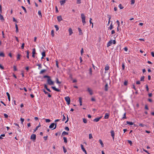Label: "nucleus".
<instances>
[{
    "mask_svg": "<svg viewBox=\"0 0 154 154\" xmlns=\"http://www.w3.org/2000/svg\"><path fill=\"white\" fill-rule=\"evenodd\" d=\"M57 123H55V124L54 123H52L49 126V128H53V129H55L57 127Z\"/></svg>",
    "mask_w": 154,
    "mask_h": 154,
    "instance_id": "1",
    "label": "nucleus"
},
{
    "mask_svg": "<svg viewBox=\"0 0 154 154\" xmlns=\"http://www.w3.org/2000/svg\"><path fill=\"white\" fill-rule=\"evenodd\" d=\"M81 18L82 19V21L83 23V25H84L86 23L85 21V17L83 14H81Z\"/></svg>",
    "mask_w": 154,
    "mask_h": 154,
    "instance_id": "2",
    "label": "nucleus"
},
{
    "mask_svg": "<svg viewBox=\"0 0 154 154\" xmlns=\"http://www.w3.org/2000/svg\"><path fill=\"white\" fill-rule=\"evenodd\" d=\"M48 83L49 85H54V82L52 81L50 78L47 79Z\"/></svg>",
    "mask_w": 154,
    "mask_h": 154,
    "instance_id": "3",
    "label": "nucleus"
},
{
    "mask_svg": "<svg viewBox=\"0 0 154 154\" xmlns=\"http://www.w3.org/2000/svg\"><path fill=\"white\" fill-rule=\"evenodd\" d=\"M65 99L68 105H69L70 102V99L69 97H65Z\"/></svg>",
    "mask_w": 154,
    "mask_h": 154,
    "instance_id": "4",
    "label": "nucleus"
},
{
    "mask_svg": "<svg viewBox=\"0 0 154 154\" xmlns=\"http://www.w3.org/2000/svg\"><path fill=\"white\" fill-rule=\"evenodd\" d=\"M36 135L35 134H33L31 136L30 139L33 140H35L36 139Z\"/></svg>",
    "mask_w": 154,
    "mask_h": 154,
    "instance_id": "5",
    "label": "nucleus"
},
{
    "mask_svg": "<svg viewBox=\"0 0 154 154\" xmlns=\"http://www.w3.org/2000/svg\"><path fill=\"white\" fill-rule=\"evenodd\" d=\"M51 87L53 90H54V91H57V92L60 91V90L59 89H57L55 86H52Z\"/></svg>",
    "mask_w": 154,
    "mask_h": 154,
    "instance_id": "6",
    "label": "nucleus"
},
{
    "mask_svg": "<svg viewBox=\"0 0 154 154\" xmlns=\"http://www.w3.org/2000/svg\"><path fill=\"white\" fill-rule=\"evenodd\" d=\"M57 18V20L59 22H60L63 20V19L61 16H58Z\"/></svg>",
    "mask_w": 154,
    "mask_h": 154,
    "instance_id": "7",
    "label": "nucleus"
},
{
    "mask_svg": "<svg viewBox=\"0 0 154 154\" xmlns=\"http://www.w3.org/2000/svg\"><path fill=\"white\" fill-rule=\"evenodd\" d=\"M81 149L83 150V152H84L85 153V154H87V152H86V150H85V149L84 148L83 145L82 144L81 145Z\"/></svg>",
    "mask_w": 154,
    "mask_h": 154,
    "instance_id": "8",
    "label": "nucleus"
},
{
    "mask_svg": "<svg viewBox=\"0 0 154 154\" xmlns=\"http://www.w3.org/2000/svg\"><path fill=\"white\" fill-rule=\"evenodd\" d=\"M111 135L112 136L113 139L114 140V139L115 132L114 131L112 130L111 131Z\"/></svg>",
    "mask_w": 154,
    "mask_h": 154,
    "instance_id": "9",
    "label": "nucleus"
},
{
    "mask_svg": "<svg viewBox=\"0 0 154 154\" xmlns=\"http://www.w3.org/2000/svg\"><path fill=\"white\" fill-rule=\"evenodd\" d=\"M112 40H110L107 44V47H109L111 46L112 43Z\"/></svg>",
    "mask_w": 154,
    "mask_h": 154,
    "instance_id": "10",
    "label": "nucleus"
},
{
    "mask_svg": "<svg viewBox=\"0 0 154 154\" xmlns=\"http://www.w3.org/2000/svg\"><path fill=\"white\" fill-rule=\"evenodd\" d=\"M87 91L91 95H92L93 94L92 90L90 88H88Z\"/></svg>",
    "mask_w": 154,
    "mask_h": 154,
    "instance_id": "11",
    "label": "nucleus"
},
{
    "mask_svg": "<svg viewBox=\"0 0 154 154\" xmlns=\"http://www.w3.org/2000/svg\"><path fill=\"white\" fill-rule=\"evenodd\" d=\"M69 35H71L72 34L73 32L72 31V29L71 28H69Z\"/></svg>",
    "mask_w": 154,
    "mask_h": 154,
    "instance_id": "12",
    "label": "nucleus"
},
{
    "mask_svg": "<svg viewBox=\"0 0 154 154\" xmlns=\"http://www.w3.org/2000/svg\"><path fill=\"white\" fill-rule=\"evenodd\" d=\"M101 118V117L99 118H96L93 121L94 122H97L99 121L100 119Z\"/></svg>",
    "mask_w": 154,
    "mask_h": 154,
    "instance_id": "13",
    "label": "nucleus"
},
{
    "mask_svg": "<svg viewBox=\"0 0 154 154\" xmlns=\"http://www.w3.org/2000/svg\"><path fill=\"white\" fill-rule=\"evenodd\" d=\"M109 115L108 113H106L105 114V116H104L105 119H108L109 118Z\"/></svg>",
    "mask_w": 154,
    "mask_h": 154,
    "instance_id": "14",
    "label": "nucleus"
},
{
    "mask_svg": "<svg viewBox=\"0 0 154 154\" xmlns=\"http://www.w3.org/2000/svg\"><path fill=\"white\" fill-rule=\"evenodd\" d=\"M108 90V84L106 83L105 86V91H107Z\"/></svg>",
    "mask_w": 154,
    "mask_h": 154,
    "instance_id": "15",
    "label": "nucleus"
},
{
    "mask_svg": "<svg viewBox=\"0 0 154 154\" xmlns=\"http://www.w3.org/2000/svg\"><path fill=\"white\" fill-rule=\"evenodd\" d=\"M46 69H42V70L40 73H39V74H42L43 73L45 72H46Z\"/></svg>",
    "mask_w": 154,
    "mask_h": 154,
    "instance_id": "16",
    "label": "nucleus"
},
{
    "mask_svg": "<svg viewBox=\"0 0 154 154\" xmlns=\"http://www.w3.org/2000/svg\"><path fill=\"white\" fill-rule=\"evenodd\" d=\"M79 101L80 103V105L82 106V100L81 97L79 98Z\"/></svg>",
    "mask_w": 154,
    "mask_h": 154,
    "instance_id": "17",
    "label": "nucleus"
},
{
    "mask_svg": "<svg viewBox=\"0 0 154 154\" xmlns=\"http://www.w3.org/2000/svg\"><path fill=\"white\" fill-rule=\"evenodd\" d=\"M41 126V125H40V123L38 125V126H37L35 128V129L34 130V131H33V133H35V132L36 131V130H37L38 128L39 127H40Z\"/></svg>",
    "mask_w": 154,
    "mask_h": 154,
    "instance_id": "18",
    "label": "nucleus"
},
{
    "mask_svg": "<svg viewBox=\"0 0 154 154\" xmlns=\"http://www.w3.org/2000/svg\"><path fill=\"white\" fill-rule=\"evenodd\" d=\"M78 29L79 31V35H82V31L81 29L80 28H78Z\"/></svg>",
    "mask_w": 154,
    "mask_h": 154,
    "instance_id": "19",
    "label": "nucleus"
},
{
    "mask_svg": "<svg viewBox=\"0 0 154 154\" xmlns=\"http://www.w3.org/2000/svg\"><path fill=\"white\" fill-rule=\"evenodd\" d=\"M56 82L57 84H60L61 83V82H60L59 80L57 78H56Z\"/></svg>",
    "mask_w": 154,
    "mask_h": 154,
    "instance_id": "20",
    "label": "nucleus"
},
{
    "mask_svg": "<svg viewBox=\"0 0 154 154\" xmlns=\"http://www.w3.org/2000/svg\"><path fill=\"white\" fill-rule=\"evenodd\" d=\"M99 142H100V144L103 147L104 144L103 143L101 139H100V140H99Z\"/></svg>",
    "mask_w": 154,
    "mask_h": 154,
    "instance_id": "21",
    "label": "nucleus"
},
{
    "mask_svg": "<svg viewBox=\"0 0 154 154\" xmlns=\"http://www.w3.org/2000/svg\"><path fill=\"white\" fill-rule=\"evenodd\" d=\"M15 28H16V33H17L18 32V28L17 26V24H15Z\"/></svg>",
    "mask_w": 154,
    "mask_h": 154,
    "instance_id": "22",
    "label": "nucleus"
},
{
    "mask_svg": "<svg viewBox=\"0 0 154 154\" xmlns=\"http://www.w3.org/2000/svg\"><path fill=\"white\" fill-rule=\"evenodd\" d=\"M6 94H7V95L8 96V100L9 101H10V94H9V93L8 92H7L6 93Z\"/></svg>",
    "mask_w": 154,
    "mask_h": 154,
    "instance_id": "23",
    "label": "nucleus"
},
{
    "mask_svg": "<svg viewBox=\"0 0 154 154\" xmlns=\"http://www.w3.org/2000/svg\"><path fill=\"white\" fill-rule=\"evenodd\" d=\"M68 132H66L65 131H64L63 132L62 134V135H68Z\"/></svg>",
    "mask_w": 154,
    "mask_h": 154,
    "instance_id": "24",
    "label": "nucleus"
},
{
    "mask_svg": "<svg viewBox=\"0 0 154 154\" xmlns=\"http://www.w3.org/2000/svg\"><path fill=\"white\" fill-rule=\"evenodd\" d=\"M66 1L65 0H62L60 1V4L62 5L65 3Z\"/></svg>",
    "mask_w": 154,
    "mask_h": 154,
    "instance_id": "25",
    "label": "nucleus"
},
{
    "mask_svg": "<svg viewBox=\"0 0 154 154\" xmlns=\"http://www.w3.org/2000/svg\"><path fill=\"white\" fill-rule=\"evenodd\" d=\"M21 56V55L20 54H18L17 55V59L18 60L20 59V57Z\"/></svg>",
    "mask_w": 154,
    "mask_h": 154,
    "instance_id": "26",
    "label": "nucleus"
},
{
    "mask_svg": "<svg viewBox=\"0 0 154 154\" xmlns=\"http://www.w3.org/2000/svg\"><path fill=\"white\" fill-rule=\"evenodd\" d=\"M126 123L127 124H128L130 125H132L133 124V123L132 122L127 121Z\"/></svg>",
    "mask_w": 154,
    "mask_h": 154,
    "instance_id": "27",
    "label": "nucleus"
},
{
    "mask_svg": "<svg viewBox=\"0 0 154 154\" xmlns=\"http://www.w3.org/2000/svg\"><path fill=\"white\" fill-rule=\"evenodd\" d=\"M63 139L64 140V142L65 143H67V138L65 137H63Z\"/></svg>",
    "mask_w": 154,
    "mask_h": 154,
    "instance_id": "28",
    "label": "nucleus"
},
{
    "mask_svg": "<svg viewBox=\"0 0 154 154\" xmlns=\"http://www.w3.org/2000/svg\"><path fill=\"white\" fill-rule=\"evenodd\" d=\"M113 26L112 25V23L110 25V27L109 28V29H110V30H111L113 28Z\"/></svg>",
    "mask_w": 154,
    "mask_h": 154,
    "instance_id": "29",
    "label": "nucleus"
},
{
    "mask_svg": "<svg viewBox=\"0 0 154 154\" xmlns=\"http://www.w3.org/2000/svg\"><path fill=\"white\" fill-rule=\"evenodd\" d=\"M37 66H38V69H40L42 67V65L41 64H38L36 65Z\"/></svg>",
    "mask_w": 154,
    "mask_h": 154,
    "instance_id": "30",
    "label": "nucleus"
},
{
    "mask_svg": "<svg viewBox=\"0 0 154 154\" xmlns=\"http://www.w3.org/2000/svg\"><path fill=\"white\" fill-rule=\"evenodd\" d=\"M27 55H26V57H27V58L29 59V51H27Z\"/></svg>",
    "mask_w": 154,
    "mask_h": 154,
    "instance_id": "31",
    "label": "nucleus"
},
{
    "mask_svg": "<svg viewBox=\"0 0 154 154\" xmlns=\"http://www.w3.org/2000/svg\"><path fill=\"white\" fill-rule=\"evenodd\" d=\"M144 76H142L141 78H140V81H144Z\"/></svg>",
    "mask_w": 154,
    "mask_h": 154,
    "instance_id": "32",
    "label": "nucleus"
},
{
    "mask_svg": "<svg viewBox=\"0 0 154 154\" xmlns=\"http://www.w3.org/2000/svg\"><path fill=\"white\" fill-rule=\"evenodd\" d=\"M119 8L120 9H122L124 7L122 6L121 4H120L119 5Z\"/></svg>",
    "mask_w": 154,
    "mask_h": 154,
    "instance_id": "33",
    "label": "nucleus"
},
{
    "mask_svg": "<svg viewBox=\"0 0 154 154\" xmlns=\"http://www.w3.org/2000/svg\"><path fill=\"white\" fill-rule=\"evenodd\" d=\"M21 8L24 10L25 12V13H27V11H26V8L24 7H23V6H21Z\"/></svg>",
    "mask_w": 154,
    "mask_h": 154,
    "instance_id": "34",
    "label": "nucleus"
},
{
    "mask_svg": "<svg viewBox=\"0 0 154 154\" xmlns=\"http://www.w3.org/2000/svg\"><path fill=\"white\" fill-rule=\"evenodd\" d=\"M35 54V48H33L32 51V54Z\"/></svg>",
    "mask_w": 154,
    "mask_h": 154,
    "instance_id": "35",
    "label": "nucleus"
},
{
    "mask_svg": "<svg viewBox=\"0 0 154 154\" xmlns=\"http://www.w3.org/2000/svg\"><path fill=\"white\" fill-rule=\"evenodd\" d=\"M63 151H64V152L65 153L66 152H67V150H66V149L65 148V147L64 146H63Z\"/></svg>",
    "mask_w": 154,
    "mask_h": 154,
    "instance_id": "36",
    "label": "nucleus"
},
{
    "mask_svg": "<svg viewBox=\"0 0 154 154\" xmlns=\"http://www.w3.org/2000/svg\"><path fill=\"white\" fill-rule=\"evenodd\" d=\"M109 67L108 66H106L105 68V70L107 71L109 70Z\"/></svg>",
    "mask_w": 154,
    "mask_h": 154,
    "instance_id": "37",
    "label": "nucleus"
},
{
    "mask_svg": "<svg viewBox=\"0 0 154 154\" xmlns=\"http://www.w3.org/2000/svg\"><path fill=\"white\" fill-rule=\"evenodd\" d=\"M128 83V81H125L124 82V84L126 86L127 85Z\"/></svg>",
    "mask_w": 154,
    "mask_h": 154,
    "instance_id": "38",
    "label": "nucleus"
},
{
    "mask_svg": "<svg viewBox=\"0 0 154 154\" xmlns=\"http://www.w3.org/2000/svg\"><path fill=\"white\" fill-rule=\"evenodd\" d=\"M139 126H140V127H144V126H145V125H143L142 124H141V123L139 124Z\"/></svg>",
    "mask_w": 154,
    "mask_h": 154,
    "instance_id": "39",
    "label": "nucleus"
},
{
    "mask_svg": "<svg viewBox=\"0 0 154 154\" xmlns=\"http://www.w3.org/2000/svg\"><path fill=\"white\" fill-rule=\"evenodd\" d=\"M83 122L85 123H86L87 122V119L85 118L83 119Z\"/></svg>",
    "mask_w": 154,
    "mask_h": 154,
    "instance_id": "40",
    "label": "nucleus"
},
{
    "mask_svg": "<svg viewBox=\"0 0 154 154\" xmlns=\"http://www.w3.org/2000/svg\"><path fill=\"white\" fill-rule=\"evenodd\" d=\"M51 35L52 37H54V31L53 30H52L51 31Z\"/></svg>",
    "mask_w": 154,
    "mask_h": 154,
    "instance_id": "41",
    "label": "nucleus"
},
{
    "mask_svg": "<svg viewBox=\"0 0 154 154\" xmlns=\"http://www.w3.org/2000/svg\"><path fill=\"white\" fill-rule=\"evenodd\" d=\"M109 16V21H108V24L110 22V19L111 18V16L110 15H108Z\"/></svg>",
    "mask_w": 154,
    "mask_h": 154,
    "instance_id": "42",
    "label": "nucleus"
},
{
    "mask_svg": "<svg viewBox=\"0 0 154 154\" xmlns=\"http://www.w3.org/2000/svg\"><path fill=\"white\" fill-rule=\"evenodd\" d=\"M42 56L43 57H45V51L42 52Z\"/></svg>",
    "mask_w": 154,
    "mask_h": 154,
    "instance_id": "43",
    "label": "nucleus"
},
{
    "mask_svg": "<svg viewBox=\"0 0 154 154\" xmlns=\"http://www.w3.org/2000/svg\"><path fill=\"white\" fill-rule=\"evenodd\" d=\"M38 14L39 15H40L41 17H42V15L41 14V12L40 11H39L38 12Z\"/></svg>",
    "mask_w": 154,
    "mask_h": 154,
    "instance_id": "44",
    "label": "nucleus"
},
{
    "mask_svg": "<svg viewBox=\"0 0 154 154\" xmlns=\"http://www.w3.org/2000/svg\"><path fill=\"white\" fill-rule=\"evenodd\" d=\"M128 143L130 144L131 146L132 145V143L131 140H128Z\"/></svg>",
    "mask_w": 154,
    "mask_h": 154,
    "instance_id": "45",
    "label": "nucleus"
},
{
    "mask_svg": "<svg viewBox=\"0 0 154 154\" xmlns=\"http://www.w3.org/2000/svg\"><path fill=\"white\" fill-rule=\"evenodd\" d=\"M20 120L21 121V123L23 124V122L24 121V119L22 118H21Z\"/></svg>",
    "mask_w": 154,
    "mask_h": 154,
    "instance_id": "46",
    "label": "nucleus"
},
{
    "mask_svg": "<svg viewBox=\"0 0 154 154\" xmlns=\"http://www.w3.org/2000/svg\"><path fill=\"white\" fill-rule=\"evenodd\" d=\"M43 77L44 78H47L48 79H49L50 78V77L48 75H45Z\"/></svg>",
    "mask_w": 154,
    "mask_h": 154,
    "instance_id": "47",
    "label": "nucleus"
},
{
    "mask_svg": "<svg viewBox=\"0 0 154 154\" xmlns=\"http://www.w3.org/2000/svg\"><path fill=\"white\" fill-rule=\"evenodd\" d=\"M45 120L46 122H49L51 121V120L48 119H46Z\"/></svg>",
    "mask_w": 154,
    "mask_h": 154,
    "instance_id": "48",
    "label": "nucleus"
},
{
    "mask_svg": "<svg viewBox=\"0 0 154 154\" xmlns=\"http://www.w3.org/2000/svg\"><path fill=\"white\" fill-rule=\"evenodd\" d=\"M89 138L91 139L93 138L92 134H90L89 135Z\"/></svg>",
    "mask_w": 154,
    "mask_h": 154,
    "instance_id": "49",
    "label": "nucleus"
},
{
    "mask_svg": "<svg viewBox=\"0 0 154 154\" xmlns=\"http://www.w3.org/2000/svg\"><path fill=\"white\" fill-rule=\"evenodd\" d=\"M76 3L78 4H79L81 3V0H77Z\"/></svg>",
    "mask_w": 154,
    "mask_h": 154,
    "instance_id": "50",
    "label": "nucleus"
},
{
    "mask_svg": "<svg viewBox=\"0 0 154 154\" xmlns=\"http://www.w3.org/2000/svg\"><path fill=\"white\" fill-rule=\"evenodd\" d=\"M54 26L56 29V30L58 31L59 30V28L58 26L57 25H55Z\"/></svg>",
    "mask_w": 154,
    "mask_h": 154,
    "instance_id": "51",
    "label": "nucleus"
},
{
    "mask_svg": "<svg viewBox=\"0 0 154 154\" xmlns=\"http://www.w3.org/2000/svg\"><path fill=\"white\" fill-rule=\"evenodd\" d=\"M13 68H14V71H16L17 70V67L16 66H13Z\"/></svg>",
    "mask_w": 154,
    "mask_h": 154,
    "instance_id": "52",
    "label": "nucleus"
},
{
    "mask_svg": "<svg viewBox=\"0 0 154 154\" xmlns=\"http://www.w3.org/2000/svg\"><path fill=\"white\" fill-rule=\"evenodd\" d=\"M24 45H25L24 43H23L22 44L21 46V48L22 49H23L24 48Z\"/></svg>",
    "mask_w": 154,
    "mask_h": 154,
    "instance_id": "53",
    "label": "nucleus"
},
{
    "mask_svg": "<svg viewBox=\"0 0 154 154\" xmlns=\"http://www.w3.org/2000/svg\"><path fill=\"white\" fill-rule=\"evenodd\" d=\"M135 2V1L134 0H131V4L133 5L134 4V3Z\"/></svg>",
    "mask_w": 154,
    "mask_h": 154,
    "instance_id": "54",
    "label": "nucleus"
},
{
    "mask_svg": "<svg viewBox=\"0 0 154 154\" xmlns=\"http://www.w3.org/2000/svg\"><path fill=\"white\" fill-rule=\"evenodd\" d=\"M5 56V55L4 53L3 52H1V57H4Z\"/></svg>",
    "mask_w": 154,
    "mask_h": 154,
    "instance_id": "55",
    "label": "nucleus"
},
{
    "mask_svg": "<svg viewBox=\"0 0 154 154\" xmlns=\"http://www.w3.org/2000/svg\"><path fill=\"white\" fill-rule=\"evenodd\" d=\"M122 69L123 70H124V69H125V65L124 64V63H122Z\"/></svg>",
    "mask_w": 154,
    "mask_h": 154,
    "instance_id": "56",
    "label": "nucleus"
},
{
    "mask_svg": "<svg viewBox=\"0 0 154 154\" xmlns=\"http://www.w3.org/2000/svg\"><path fill=\"white\" fill-rule=\"evenodd\" d=\"M65 129L67 131H69V128L68 127H65Z\"/></svg>",
    "mask_w": 154,
    "mask_h": 154,
    "instance_id": "57",
    "label": "nucleus"
},
{
    "mask_svg": "<svg viewBox=\"0 0 154 154\" xmlns=\"http://www.w3.org/2000/svg\"><path fill=\"white\" fill-rule=\"evenodd\" d=\"M116 23H117L118 24V26H120V22H119V20H117L116 21Z\"/></svg>",
    "mask_w": 154,
    "mask_h": 154,
    "instance_id": "58",
    "label": "nucleus"
},
{
    "mask_svg": "<svg viewBox=\"0 0 154 154\" xmlns=\"http://www.w3.org/2000/svg\"><path fill=\"white\" fill-rule=\"evenodd\" d=\"M13 21L14 22H16V23H17V21L16 20V19L14 17H13Z\"/></svg>",
    "mask_w": 154,
    "mask_h": 154,
    "instance_id": "59",
    "label": "nucleus"
},
{
    "mask_svg": "<svg viewBox=\"0 0 154 154\" xmlns=\"http://www.w3.org/2000/svg\"><path fill=\"white\" fill-rule=\"evenodd\" d=\"M1 20H2V21H3L4 20V18L3 17V16L1 14Z\"/></svg>",
    "mask_w": 154,
    "mask_h": 154,
    "instance_id": "60",
    "label": "nucleus"
},
{
    "mask_svg": "<svg viewBox=\"0 0 154 154\" xmlns=\"http://www.w3.org/2000/svg\"><path fill=\"white\" fill-rule=\"evenodd\" d=\"M84 52V51L83 48H82L81 50V54L82 55Z\"/></svg>",
    "mask_w": 154,
    "mask_h": 154,
    "instance_id": "61",
    "label": "nucleus"
},
{
    "mask_svg": "<svg viewBox=\"0 0 154 154\" xmlns=\"http://www.w3.org/2000/svg\"><path fill=\"white\" fill-rule=\"evenodd\" d=\"M4 116L5 117V118H8V115H7V114H4Z\"/></svg>",
    "mask_w": 154,
    "mask_h": 154,
    "instance_id": "62",
    "label": "nucleus"
},
{
    "mask_svg": "<svg viewBox=\"0 0 154 154\" xmlns=\"http://www.w3.org/2000/svg\"><path fill=\"white\" fill-rule=\"evenodd\" d=\"M145 109H146L148 110L149 109L148 106L147 105H145Z\"/></svg>",
    "mask_w": 154,
    "mask_h": 154,
    "instance_id": "63",
    "label": "nucleus"
},
{
    "mask_svg": "<svg viewBox=\"0 0 154 154\" xmlns=\"http://www.w3.org/2000/svg\"><path fill=\"white\" fill-rule=\"evenodd\" d=\"M151 54L152 57H154V53L153 52H151Z\"/></svg>",
    "mask_w": 154,
    "mask_h": 154,
    "instance_id": "64",
    "label": "nucleus"
}]
</instances>
